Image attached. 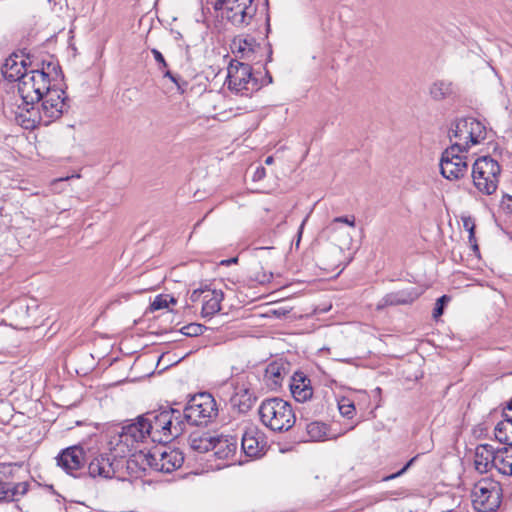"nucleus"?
Masks as SVG:
<instances>
[{"label":"nucleus","mask_w":512,"mask_h":512,"mask_svg":"<svg viewBox=\"0 0 512 512\" xmlns=\"http://www.w3.org/2000/svg\"><path fill=\"white\" fill-rule=\"evenodd\" d=\"M65 91L50 88L40 99L41 110L35 105L26 108L25 111H15L16 118L25 129H34L38 125H49L60 118L64 112L66 103Z\"/></svg>","instance_id":"obj_1"},{"label":"nucleus","mask_w":512,"mask_h":512,"mask_svg":"<svg viewBox=\"0 0 512 512\" xmlns=\"http://www.w3.org/2000/svg\"><path fill=\"white\" fill-rule=\"evenodd\" d=\"M51 69L55 70V66L52 63H48L46 68L43 65L41 69H31L27 75H24L22 80L17 84L21 103L18 104L16 111H25V109L31 105H35L51 88Z\"/></svg>","instance_id":"obj_2"},{"label":"nucleus","mask_w":512,"mask_h":512,"mask_svg":"<svg viewBox=\"0 0 512 512\" xmlns=\"http://www.w3.org/2000/svg\"><path fill=\"white\" fill-rule=\"evenodd\" d=\"M258 413L261 423L273 432H286L296 422L292 405L279 397L263 400L259 406Z\"/></svg>","instance_id":"obj_3"},{"label":"nucleus","mask_w":512,"mask_h":512,"mask_svg":"<svg viewBox=\"0 0 512 512\" xmlns=\"http://www.w3.org/2000/svg\"><path fill=\"white\" fill-rule=\"evenodd\" d=\"M137 462L156 472L172 473L179 469L184 463V455L179 449H172L167 446L155 447L147 453H140Z\"/></svg>","instance_id":"obj_4"},{"label":"nucleus","mask_w":512,"mask_h":512,"mask_svg":"<svg viewBox=\"0 0 512 512\" xmlns=\"http://www.w3.org/2000/svg\"><path fill=\"white\" fill-rule=\"evenodd\" d=\"M226 83L230 91L241 96H250L263 85L253 75L251 64L237 59L229 63Z\"/></svg>","instance_id":"obj_5"},{"label":"nucleus","mask_w":512,"mask_h":512,"mask_svg":"<svg viewBox=\"0 0 512 512\" xmlns=\"http://www.w3.org/2000/svg\"><path fill=\"white\" fill-rule=\"evenodd\" d=\"M258 5L255 0H227L226 19L236 27H246L260 20L269 27L267 9L259 12Z\"/></svg>","instance_id":"obj_6"},{"label":"nucleus","mask_w":512,"mask_h":512,"mask_svg":"<svg viewBox=\"0 0 512 512\" xmlns=\"http://www.w3.org/2000/svg\"><path fill=\"white\" fill-rule=\"evenodd\" d=\"M500 171V165L490 156L476 159L472 166V180L475 188L482 194H493L498 187Z\"/></svg>","instance_id":"obj_7"},{"label":"nucleus","mask_w":512,"mask_h":512,"mask_svg":"<svg viewBox=\"0 0 512 512\" xmlns=\"http://www.w3.org/2000/svg\"><path fill=\"white\" fill-rule=\"evenodd\" d=\"M218 415V407L214 397L207 392L194 395L184 409L187 423L195 426L208 425Z\"/></svg>","instance_id":"obj_8"},{"label":"nucleus","mask_w":512,"mask_h":512,"mask_svg":"<svg viewBox=\"0 0 512 512\" xmlns=\"http://www.w3.org/2000/svg\"><path fill=\"white\" fill-rule=\"evenodd\" d=\"M172 415L173 408L144 414L146 424H150L149 426H151V428H149V438H151L153 442L167 443L178 437L179 429L174 428V431H171Z\"/></svg>","instance_id":"obj_9"},{"label":"nucleus","mask_w":512,"mask_h":512,"mask_svg":"<svg viewBox=\"0 0 512 512\" xmlns=\"http://www.w3.org/2000/svg\"><path fill=\"white\" fill-rule=\"evenodd\" d=\"M465 151L459 148V144H452L446 148L440 159L441 175L450 180H459L468 172L467 157L463 155Z\"/></svg>","instance_id":"obj_10"},{"label":"nucleus","mask_w":512,"mask_h":512,"mask_svg":"<svg viewBox=\"0 0 512 512\" xmlns=\"http://www.w3.org/2000/svg\"><path fill=\"white\" fill-rule=\"evenodd\" d=\"M501 504V488L498 483L481 480L473 489V505L479 512H494Z\"/></svg>","instance_id":"obj_11"},{"label":"nucleus","mask_w":512,"mask_h":512,"mask_svg":"<svg viewBox=\"0 0 512 512\" xmlns=\"http://www.w3.org/2000/svg\"><path fill=\"white\" fill-rule=\"evenodd\" d=\"M125 460L113 453H101L95 456L88 464V473L91 477L112 479L121 478V470L124 468Z\"/></svg>","instance_id":"obj_12"},{"label":"nucleus","mask_w":512,"mask_h":512,"mask_svg":"<svg viewBox=\"0 0 512 512\" xmlns=\"http://www.w3.org/2000/svg\"><path fill=\"white\" fill-rule=\"evenodd\" d=\"M14 470L15 465L0 463V502L17 501L28 491V482H12Z\"/></svg>","instance_id":"obj_13"},{"label":"nucleus","mask_w":512,"mask_h":512,"mask_svg":"<svg viewBox=\"0 0 512 512\" xmlns=\"http://www.w3.org/2000/svg\"><path fill=\"white\" fill-rule=\"evenodd\" d=\"M57 464L67 474L80 477L84 474L85 452L80 446L64 449L57 457Z\"/></svg>","instance_id":"obj_14"},{"label":"nucleus","mask_w":512,"mask_h":512,"mask_svg":"<svg viewBox=\"0 0 512 512\" xmlns=\"http://www.w3.org/2000/svg\"><path fill=\"white\" fill-rule=\"evenodd\" d=\"M231 49L233 54L240 59L247 60V63H259L261 57L266 50L261 47L251 36H237L231 43Z\"/></svg>","instance_id":"obj_15"},{"label":"nucleus","mask_w":512,"mask_h":512,"mask_svg":"<svg viewBox=\"0 0 512 512\" xmlns=\"http://www.w3.org/2000/svg\"><path fill=\"white\" fill-rule=\"evenodd\" d=\"M146 424L145 416L141 415L136 418V421L122 427L119 434V441L125 444L128 448H133L134 444L143 442L149 437V426Z\"/></svg>","instance_id":"obj_16"},{"label":"nucleus","mask_w":512,"mask_h":512,"mask_svg":"<svg viewBox=\"0 0 512 512\" xmlns=\"http://www.w3.org/2000/svg\"><path fill=\"white\" fill-rule=\"evenodd\" d=\"M266 447L265 436L256 426H248L242 435L241 448L250 458H257L264 454Z\"/></svg>","instance_id":"obj_17"},{"label":"nucleus","mask_w":512,"mask_h":512,"mask_svg":"<svg viewBox=\"0 0 512 512\" xmlns=\"http://www.w3.org/2000/svg\"><path fill=\"white\" fill-rule=\"evenodd\" d=\"M27 66L23 55L13 53L5 60L1 71L5 79L19 83L29 73Z\"/></svg>","instance_id":"obj_18"},{"label":"nucleus","mask_w":512,"mask_h":512,"mask_svg":"<svg viewBox=\"0 0 512 512\" xmlns=\"http://www.w3.org/2000/svg\"><path fill=\"white\" fill-rule=\"evenodd\" d=\"M497 449L491 444H480L474 453L475 469L480 473H487L492 468L496 469Z\"/></svg>","instance_id":"obj_19"},{"label":"nucleus","mask_w":512,"mask_h":512,"mask_svg":"<svg viewBox=\"0 0 512 512\" xmlns=\"http://www.w3.org/2000/svg\"><path fill=\"white\" fill-rule=\"evenodd\" d=\"M419 295L418 290L413 287L394 291L386 294L382 298L377 305V309H382L386 306L409 305L418 299Z\"/></svg>","instance_id":"obj_20"},{"label":"nucleus","mask_w":512,"mask_h":512,"mask_svg":"<svg viewBox=\"0 0 512 512\" xmlns=\"http://www.w3.org/2000/svg\"><path fill=\"white\" fill-rule=\"evenodd\" d=\"M449 138L451 141L454 139L453 144H459L462 151L466 152L469 149L471 143L468 118L458 119L452 123Z\"/></svg>","instance_id":"obj_21"},{"label":"nucleus","mask_w":512,"mask_h":512,"mask_svg":"<svg viewBox=\"0 0 512 512\" xmlns=\"http://www.w3.org/2000/svg\"><path fill=\"white\" fill-rule=\"evenodd\" d=\"M215 456L221 460H233L237 451V439L234 436H215L213 448Z\"/></svg>","instance_id":"obj_22"},{"label":"nucleus","mask_w":512,"mask_h":512,"mask_svg":"<svg viewBox=\"0 0 512 512\" xmlns=\"http://www.w3.org/2000/svg\"><path fill=\"white\" fill-rule=\"evenodd\" d=\"M286 375L285 364L281 361H273L267 365L264 379L271 389H276L281 386Z\"/></svg>","instance_id":"obj_23"},{"label":"nucleus","mask_w":512,"mask_h":512,"mask_svg":"<svg viewBox=\"0 0 512 512\" xmlns=\"http://www.w3.org/2000/svg\"><path fill=\"white\" fill-rule=\"evenodd\" d=\"M223 292L221 290L206 291L205 297L201 305L202 317H211L221 310L220 303L223 300Z\"/></svg>","instance_id":"obj_24"},{"label":"nucleus","mask_w":512,"mask_h":512,"mask_svg":"<svg viewBox=\"0 0 512 512\" xmlns=\"http://www.w3.org/2000/svg\"><path fill=\"white\" fill-rule=\"evenodd\" d=\"M256 401L254 393L247 388H238L231 397L230 402L240 413H247Z\"/></svg>","instance_id":"obj_25"},{"label":"nucleus","mask_w":512,"mask_h":512,"mask_svg":"<svg viewBox=\"0 0 512 512\" xmlns=\"http://www.w3.org/2000/svg\"><path fill=\"white\" fill-rule=\"evenodd\" d=\"M177 304L178 299L176 297L168 293H161L151 299L150 304L146 309V313H153L156 311L174 312Z\"/></svg>","instance_id":"obj_26"},{"label":"nucleus","mask_w":512,"mask_h":512,"mask_svg":"<svg viewBox=\"0 0 512 512\" xmlns=\"http://www.w3.org/2000/svg\"><path fill=\"white\" fill-rule=\"evenodd\" d=\"M215 436L209 432L195 431L189 436V445L192 450L199 453H206L213 448Z\"/></svg>","instance_id":"obj_27"},{"label":"nucleus","mask_w":512,"mask_h":512,"mask_svg":"<svg viewBox=\"0 0 512 512\" xmlns=\"http://www.w3.org/2000/svg\"><path fill=\"white\" fill-rule=\"evenodd\" d=\"M456 95L455 86L446 80L435 81L430 87V96L435 101H443Z\"/></svg>","instance_id":"obj_28"},{"label":"nucleus","mask_w":512,"mask_h":512,"mask_svg":"<svg viewBox=\"0 0 512 512\" xmlns=\"http://www.w3.org/2000/svg\"><path fill=\"white\" fill-rule=\"evenodd\" d=\"M496 469L503 475H512V446L497 449Z\"/></svg>","instance_id":"obj_29"},{"label":"nucleus","mask_w":512,"mask_h":512,"mask_svg":"<svg viewBox=\"0 0 512 512\" xmlns=\"http://www.w3.org/2000/svg\"><path fill=\"white\" fill-rule=\"evenodd\" d=\"M494 431L500 443L512 446V413L505 414V418L495 426Z\"/></svg>","instance_id":"obj_30"},{"label":"nucleus","mask_w":512,"mask_h":512,"mask_svg":"<svg viewBox=\"0 0 512 512\" xmlns=\"http://www.w3.org/2000/svg\"><path fill=\"white\" fill-rule=\"evenodd\" d=\"M468 124L471 145L478 144L486 138V128L480 121L469 117Z\"/></svg>","instance_id":"obj_31"},{"label":"nucleus","mask_w":512,"mask_h":512,"mask_svg":"<svg viewBox=\"0 0 512 512\" xmlns=\"http://www.w3.org/2000/svg\"><path fill=\"white\" fill-rule=\"evenodd\" d=\"M306 431L311 441H323L327 436L328 427L322 422L313 421L306 424Z\"/></svg>","instance_id":"obj_32"},{"label":"nucleus","mask_w":512,"mask_h":512,"mask_svg":"<svg viewBox=\"0 0 512 512\" xmlns=\"http://www.w3.org/2000/svg\"><path fill=\"white\" fill-rule=\"evenodd\" d=\"M290 388L294 399L298 402H305L312 397L313 390L304 379L299 383L291 384Z\"/></svg>","instance_id":"obj_33"},{"label":"nucleus","mask_w":512,"mask_h":512,"mask_svg":"<svg viewBox=\"0 0 512 512\" xmlns=\"http://www.w3.org/2000/svg\"><path fill=\"white\" fill-rule=\"evenodd\" d=\"M208 330H211V328L202 325L200 322H188L179 328L180 333L187 337H197Z\"/></svg>","instance_id":"obj_34"},{"label":"nucleus","mask_w":512,"mask_h":512,"mask_svg":"<svg viewBox=\"0 0 512 512\" xmlns=\"http://www.w3.org/2000/svg\"><path fill=\"white\" fill-rule=\"evenodd\" d=\"M185 422L187 421L184 417V412L182 413L177 409H173V415L171 417V431H174V428L177 430L179 429L178 436H180L184 432Z\"/></svg>","instance_id":"obj_35"},{"label":"nucleus","mask_w":512,"mask_h":512,"mask_svg":"<svg viewBox=\"0 0 512 512\" xmlns=\"http://www.w3.org/2000/svg\"><path fill=\"white\" fill-rule=\"evenodd\" d=\"M344 223L348 226L354 228L355 227V217L354 216H340L334 218L331 223H329L326 227V230L329 232H335L337 230V224Z\"/></svg>","instance_id":"obj_36"},{"label":"nucleus","mask_w":512,"mask_h":512,"mask_svg":"<svg viewBox=\"0 0 512 512\" xmlns=\"http://www.w3.org/2000/svg\"><path fill=\"white\" fill-rule=\"evenodd\" d=\"M451 301V297L448 295H443L440 298L437 299L435 303V307L432 311V317L434 319H438L441 317L444 313L445 307L448 305V303Z\"/></svg>","instance_id":"obj_37"},{"label":"nucleus","mask_w":512,"mask_h":512,"mask_svg":"<svg viewBox=\"0 0 512 512\" xmlns=\"http://www.w3.org/2000/svg\"><path fill=\"white\" fill-rule=\"evenodd\" d=\"M339 411L342 416L349 419L352 418L355 413L354 403L347 398H343L339 402Z\"/></svg>","instance_id":"obj_38"},{"label":"nucleus","mask_w":512,"mask_h":512,"mask_svg":"<svg viewBox=\"0 0 512 512\" xmlns=\"http://www.w3.org/2000/svg\"><path fill=\"white\" fill-rule=\"evenodd\" d=\"M151 53H152L155 61L157 62L158 70H160L161 72H164L168 68V64H167L163 54L155 48L151 49Z\"/></svg>","instance_id":"obj_39"},{"label":"nucleus","mask_w":512,"mask_h":512,"mask_svg":"<svg viewBox=\"0 0 512 512\" xmlns=\"http://www.w3.org/2000/svg\"><path fill=\"white\" fill-rule=\"evenodd\" d=\"M288 311L283 308H269L265 313L259 314L258 317H277L285 316Z\"/></svg>","instance_id":"obj_40"},{"label":"nucleus","mask_w":512,"mask_h":512,"mask_svg":"<svg viewBox=\"0 0 512 512\" xmlns=\"http://www.w3.org/2000/svg\"><path fill=\"white\" fill-rule=\"evenodd\" d=\"M415 459H416V457H413L412 459H410V460L405 464V466H404L401 470H399V471H398V472H396V473H393V474H390V475H388V476L383 477V479H382V480H383V481H389V480H392V479H395V478H397V477L401 476L402 474H404V473L408 470V468L412 465V463L415 461Z\"/></svg>","instance_id":"obj_41"},{"label":"nucleus","mask_w":512,"mask_h":512,"mask_svg":"<svg viewBox=\"0 0 512 512\" xmlns=\"http://www.w3.org/2000/svg\"><path fill=\"white\" fill-rule=\"evenodd\" d=\"M208 290L209 289H207V288H204V289L201 288V289L194 290L190 295V300L193 303L200 302L202 304V301L205 297L206 291H208Z\"/></svg>","instance_id":"obj_42"},{"label":"nucleus","mask_w":512,"mask_h":512,"mask_svg":"<svg viewBox=\"0 0 512 512\" xmlns=\"http://www.w3.org/2000/svg\"><path fill=\"white\" fill-rule=\"evenodd\" d=\"M273 277V274L271 272H263V273H257L254 275L253 279L260 284H265L271 281Z\"/></svg>","instance_id":"obj_43"},{"label":"nucleus","mask_w":512,"mask_h":512,"mask_svg":"<svg viewBox=\"0 0 512 512\" xmlns=\"http://www.w3.org/2000/svg\"><path fill=\"white\" fill-rule=\"evenodd\" d=\"M266 176V170L264 167L262 166H259L256 168V170L254 171L253 175H252V180L254 182H258V181H261L264 177Z\"/></svg>","instance_id":"obj_44"},{"label":"nucleus","mask_w":512,"mask_h":512,"mask_svg":"<svg viewBox=\"0 0 512 512\" xmlns=\"http://www.w3.org/2000/svg\"><path fill=\"white\" fill-rule=\"evenodd\" d=\"M162 73H163V76H164L165 78H169V79H170V80H171V81H172V82H173V83H174V84H175L179 89L181 88V84H180V80H181V79H180V77H178V76H176V75L172 74V73L170 72V70H168V69H166V70H165L164 72H162Z\"/></svg>","instance_id":"obj_45"},{"label":"nucleus","mask_w":512,"mask_h":512,"mask_svg":"<svg viewBox=\"0 0 512 512\" xmlns=\"http://www.w3.org/2000/svg\"><path fill=\"white\" fill-rule=\"evenodd\" d=\"M464 227L469 231V239L470 241L474 238V224H471L470 221H464Z\"/></svg>","instance_id":"obj_46"},{"label":"nucleus","mask_w":512,"mask_h":512,"mask_svg":"<svg viewBox=\"0 0 512 512\" xmlns=\"http://www.w3.org/2000/svg\"><path fill=\"white\" fill-rule=\"evenodd\" d=\"M226 1L227 0H215L214 1V9L226 11Z\"/></svg>","instance_id":"obj_47"},{"label":"nucleus","mask_w":512,"mask_h":512,"mask_svg":"<svg viewBox=\"0 0 512 512\" xmlns=\"http://www.w3.org/2000/svg\"><path fill=\"white\" fill-rule=\"evenodd\" d=\"M306 220H307V218H305V219L302 221V223H301V225H300V227H299V230H298V238H297V241H296V246H298V245H299V242H300V239H301V236H302L303 227H304V225H305Z\"/></svg>","instance_id":"obj_48"},{"label":"nucleus","mask_w":512,"mask_h":512,"mask_svg":"<svg viewBox=\"0 0 512 512\" xmlns=\"http://www.w3.org/2000/svg\"><path fill=\"white\" fill-rule=\"evenodd\" d=\"M512 413V400L507 403L506 407L503 410V418H505V414Z\"/></svg>","instance_id":"obj_49"},{"label":"nucleus","mask_w":512,"mask_h":512,"mask_svg":"<svg viewBox=\"0 0 512 512\" xmlns=\"http://www.w3.org/2000/svg\"><path fill=\"white\" fill-rule=\"evenodd\" d=\"M274 163V158L273 156H268L266 159H265V164L266 165H272Z\"/></svg>","instance_id":"obj_50"},{"label":"nucleus","mask_w":512,"mask_h":512,"mask_svg":"<svg viewBox=\"0 0 512 512\" xmlns=\"http://www.w3.org/2000/svg\"><path fill=\"white\" fill-rule=\"evenodd\" d=\"M270 249L269 247H257L255 248V251L259 252V251H264V250H268Z\"/></svg>","instance_id":"obj_51"},{"label":"nucleus","mask_w":512,"mask_h":512,"mask_svg":"<svg viewBox=\"0 0 512 512\" xmlns=\"http://www.w3.org/2000/svg\"><path fill=\"white\" fill-rule=\"evenodd\" d=\"M236 262H237V258H232L227 261V263H236Z\"/></svg>","instance_id":"obj_52"},{"label":"nucleus","mask_w":512,"mask_h":512,"mask_svg":"<svg viewBox=\"0 0 512 512\" xmlns=\"http://www.w3.org/2000/svg\"><path fill=\"white\" fill-rule=\"evenodd\" d=\"M12 328L14 329H23L22 327H18V326H13V325H10Z\"/></svg>","instance_id":"obj_53"},{"label":"nucleus","mask_w":512,"mask_h":512,"mask_svg":"<svg viewBox=\"0 0 512 512\" xmlns=\"http://www.w3.org/2000/svg\"><path fill=\"white\" fill-rule=\"evenodd\" d=\"M271 82H272V77L268 76V82L267 83H271Z\"/></svg>","instance_id":"obj_54"},{"label":"nucleus","mask_w":512,"mask_h":512,"mask_svg":"<svg viewBox=\"0 0 512 512\" xmlns=\"http://www.w3.org/2000/svg\"><path fill=\"white\" fill-rule=\"evenodd\" d=\"M285 222H286V217L283 218L281 223H285Z\"/></svg>","instance_id":"obj_55"},{"label":"nucleus","mask_w":512,"mask_h":512,"mask_svg":"<svg viewBox=\"0 0 512 512\" xmlns=\"http://www.w3.org/2000/svg\"><path fill=\"white\" fill-rule=\"evenodd\" d=\"M182 323H183V322H181V321H178V322H177V326H179V325H180V324H182Z\"/></svg>","instance_id":"obj_56"}]
</instances>
